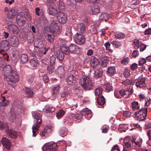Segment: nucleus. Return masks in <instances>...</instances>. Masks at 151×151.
Segmentation results:
<instances>
[{"label":"nucleus","mask_w":151,"mask_h":151,"mask_svg":"<svg viewBox=\"0 0 151 151\" xmlns=\"http://www.w3.org/2000/svg\"><path fill=\"white\" fill-rule=\"evenodd\" d=\"M79 83L83 89L91 90L93 88L94 82L89 76H83L79 80Z\"/></svg>","instance_id":"1"},{"label":"nucleus","mask_w":151,"mask_h":151,"mask_svg":"<svg viewBox=\"0 0 151 151\" xmlns=\"http://www.w3.org/2000/svg\"><path fill=\"white\" fill-rule=\"evenodd\" d=\"M81 114H76L74 115L75 118L78 121V123L81 121V119L82 118V115L85 116V117L88 120H89L92 116L91 111L87 109H83L81 112Z\"/></svg>","instance_id":"2"},{"label":"nucleus","mask_w":151,"mask_h":151,"mask_svg":"<svg viewBox=\"0 0 151 151\" xmlns=\"http://www.w3.org/2000/svg\"><path fill=\"white\" fill-rule=\"evenodd\" d=\"M5 79L8 83L12 85L14 87L15 86V85H12V83H16L19 80V76L15 70H13L10 73L8 76L5 78Z\"/></svg>","instance_id":"3"},{"label":"nucleus","mask_w":151,"mask_h":151,"mask_svg":"<svg viewBox=\"0 0 151 151\" xmlns=\"http://www.w3.org/2000/svg\"><path fill=\"white\" fill-rule=\"evenodd\" d=\"M61 24L57 21L53 20L50 24V31L54 34H59L61 32Z\"/></svg>","instance_id":"4"},{"label":"nucleus","mask_w":151,"mask_h":151,"mask_svg":"<svg viewBox=\"0 0 151 151\" xmlns=\"http://www.w3.org/2000/svg\"><path fill=\"white\" fill-rule=\"evenodd\" d=\"M147 113V108H142L134 113L135 119L139 121H143L146 119Z\"/></svg>","instance_id":"5"},{"label":"nucleus","mask_w":151,"mask_h":151,"mask_svg":"<svg viewBox=\"0 0 151 151\" xmlns=\"http://www.w3.org/2000/svg\"><path fill=\"white\" fill-rule=\"evenodd\" d=\"M73 39L75 42L79 45H84L86 41L85 36L79 33H77L74 35Z\"/></svg>","instance_id":"6"},{"label":"nucleus","mask_w":151,"mask_h":151,"mask_svg":"<svg viewBox=\"0 0 151 151\" xmlns=\"http://www.w3.org/2000/svg\"><path fill=\"white\" fill-rule=\"evenodd\" d=\"M87 11L90 14H96L100 12V7L97 5H91L88 7Z\"/></svg>","instance_id":"7"},{"label":"nucleus","mask_w":151,"mask_h":151,"mask_svg":"<svg viewBox=\"0 0 151 151\" xmlns=\"http://www.w3.org/2000/svg\"><path fill=\"white\" fill-rule=\"evenodd\" d=\"M26 18L23 12H19L17 14L16 18L17 24L20 26H23L25 23Z\"/></svg>","instance_id":"8"},{"label":"nucleus","mask_w":151,"mask_h":151,"mask_svg":"<svg viewBox=\"0 0 151 151\" xmlns=\"http://www.w3.org/2000/svg\"><path fill=\"white\" fill-rule=\"evenodd\" d=\"M58 145L56 143H50L47 144L43 147L44 151H58Z\"/></svg>","instance_id":"9"},{"label":"nucleus","mask_w":151,"mask_h":151,"mask_svg":"<svg viewBox=\"0 0 151 151\" xmlns=\"http://www.w3.org/2000/svg\"><path fill=\"white\" fill-rule=\"evenodd\" d=\"M19 39L16 36H12L9 37L8 42L13 47H18L19 45Z\"/></svg>","instance_id":"10"},{"label":"nucleus","mask_w":151,"mask_h":151,"mask_svg":"<svg viewBox=\"0 0 151 151\" xmlns=\"http://www.w3.org/2000/svg\"><path fill=\"white\" fill-rule=\"evenodd\" d=\"M57 17L58 20V22L60 24H65L67 20V15L64 12L58 13Z\"/></svg>","instance_id":"11"},{"label":"nucleus","mask_w":151,"mask_h":151,"mask_svg":"<svg viewBox=\"0 0 151 151\" xmlns=\"http://www.w3.org/2000/svg\"><path fill=\"white\" fill-rule=\"evenodd\" d=\"M66 80L67 83L70 85H75L76 82V77L70 73H68Z\"/></svg>","instance_id":"12"},{"label":"nucleus","mask_w":151,"mask_h":151,"mask_svg":"<svg viewBox=\"0 0 151 151\" xmlns=\"http://www.w3.org/2000/svg\"><path fill=\"white\" fill-rule=\"evenodd\" d=\"M47 12L50 14L52 15H55L57 12L58 13L57 6L55 4H52L50 5Z\"/></svg>","instance_id":"13"},{"label":"nucleus","mask_w":151,"mask_h":151,"mask_svg":"<svg viewBox=\"0 0 151 151\" xmlns=\"http://www.w3.org/2000/svg\"><path fill=\"white\" fill-rule=\"evenodd\" d=\"M6 132L9 137L13 139L17 138L19 135L18 132L11 129H9V128L8 129L6 130Z\"/></svg>","instance_id":"14"},{"label":"nucleus","mask_w":151,"mask_h":151,"mask_svg":"<svg viewBox=\"0 0 151 151\" xmlns=\"http://www.w3.org/2000/svg\"><path fill=\"white\" fill-rule=\"evenodd\" d=\"M57 4L58 13L63 12L65 10V6L63 0H58Z\"/></svg>","instance_id":"15"},{"label":"nucleus","mask_w":151,"mask_h":151,"mask_svg":"<svg viewBox=\"0 0 151 151\" xmlns=\"http://www.w3.org/2000/svg\"><path fill=\"white\" fill-rule=\"evenodd\" d=\"M145 79L143 78L136 80V85L138 88H141L145 86Z\"/></svg>","instance_id":"16"},{"label":"nucleus","mask_w":151,"mask_h":151,"mask_svg":"<svg viewBox=\"0 0 151 151\" xmlns=\"http://www.w3.org/2000/svg\"><path fill=\"white\" fill-rule=\"evenodd\" d=\"M99 61V60L94 57H92L90 61V64L91 67L93 69L97 68Z\"/></svg>","instance_id":"17"},{"label":"nucleus","mask_w":151,"mask_h":151,"mask_svg":"<svg viewBox=\"0 0 151 151\" xmlns=\"http://www.w3.org/2000/svg\"><path fill=\"white\" fill-rule=\"evenodd\" d=\"M33 116L36 119V123H42V120L41 119L42 115L40 113L37 111H33L32 112Z\"/></svg>","instance_id":"18"},{"label":"nucleus","mask_w":151,"mask_h":151,"mask_svg":"<svg viewBox=\"0 0 151 151\" xmlns=\"http://www.w3.org/2000/svg\"><path fill=\"white\" fill-rule=\"evenodd\" d=\"M3 146L8 149H10L11 147V143L9 140L6 137L3 138L1 141Z\"/></svg>","instance_id":"19"},{"label":"nucleus","mask_w":151,"mask_h":151,"mask_svg":"<svg viewBox=\"0 0 151 151\" xmlns=\"http://www.w3.org/2000/svg\"><path fill=\"white\" fill-rule=\"evenodd\" d=\"M7 29L9 32L12 33H17L19 32L18 27L14 24H9Z\"/></svg>","instance_id":"20"},{"label":"nucleus","mask_w":151,"mask_h":151,"mask_svg":"<svg viewBox=\"0 0 151 151\" xmlns=\"http://www.w3.org/2000/svg\"><path fill=\"white\" fill-rule=\"evenodd\" d=\"M13 70L12 69L10 65H7L3 67V73L6 77Z\"/></svg>","instance_id":"21"},{"label":"nucleus","mask_w":151,"mask_h":151,"mask_svg":"<svg viewBox=\"0 0 151 151\" xmlns=\"http://www.w3.org/2000/svg\"><path fill=\"white\" fill-rule=\"evenodd\" d=\"M94 73V77L96 79H98L101 77L103 74V71L101 67L98 68L96 69Z\"/></svg>","instance_id":"22"},{"label":"nucleus","mask_w":151,"mask_h":151,"mask_svg":"<svg viewBox=\"0 0 151 151\" xmlns=\"http://www.w3.org/2000/svg\"><path fill=\"white\" fill-rule=\"evenodd\" d=\"M30 68L32 69L36 68L39 65L38 61L35 59H31L29 61Z\"/></svg>","instance_id":"23"},{"label":"nucleus","mask_w":151,"mask_h":151,"mask_svg":"<svg viewBox=\"0 0 151 151\" xmlns=\"http://www.w3.org/2000/svg\"><path fill=\"white\" fill-rule=\"evenodd\" d=\"M86 27L85 25L82 23H79L77 24V30L81 33H83L86 31Z\"/></svg>","instance_id":"24"},{"label":"nucleus","mask_w":151,"mask_h":151,"mask_svg":"<svg viewBox=\"0 0 151 151\" xmlns=\"http://www.w3.org/2000/svg\"><path fill=\"white\" fill-rule=\"evenodd\" d=\"M70 52L73 53H76L78 51L79 47L76 45L71 44L69 47Z\"/></svg>","instance_id":"25"},{"label":"nucleus","mask_w":151,"mask_h":151,"mask_svg":"<svg viewBox=\"0 0 151 151\" xmlns=\"http://www.w3.org/2000/svg\"><path fill=\"white\" fill-rule=\"evenodd\" d=\"M41 123H35L32 127V136L33 137H36L37 133L39 130V127H40Z\"/></svg>","instance_id":"26"},{"label":"nucleus","mask_w":151,"mask_h":151,"mask_svg":"<svg viewBox=\"0 0 151 151\" xmlns=\"http://www.w3.org/2000/svg\"><path fill=\"white\" fill-rule=\"evenodd\" d=\"M0 99L1 101L0 102V107H4L8 105L9 103V100H6L5 97L4 96H1Z\"/></svg>","instance_id":"27"},{"label":"nucleus","mask_w":151,"mask_h":151,"mask_svg":"<svg viewBox=\"0 0 151 151\" xmlns=\"http://www.w3.org/2000/svg\"><path fill=\"white\" fill-rule=\"evenodd\" d=\"M110 17V15L108 13H105L101 14L99 17V19L100 21H105V22Z\"/></svg>","instance_id":"28"},{"label":"nucleus","mask_w":151,"mask_h":151,"mask_svg":"<svg viewBox=\"0 0 151 151\" xmlns=\"http://www.w3.org/2000/svg\"><path fill=\"white\" fill-rule=\"evenodd\" d=\"M34 46L37 48H42L44 47L43 42L39 39L36 40L34 42Z\"/></svg>","instance_id":"29"},{"label":"nucleus","mask_w":151,"mask_h":151,"mask_svg":"<svg viewBox=\"0 0 151 151\" xmlns=\"http://www.w3.org/2000/svg\"><path fill=\"white\" fill-rule=\"evenodd\" d=\"M108 74L110 76H112L116 73L115 67L114 66L109 67L107 70Z\"/></svg>","instance_id":"30"},{"label":"nucleus","mask_w":151,"mask_h":151,"mask_svg":"<svg viewBox=\"0 0 151 151\" xmlns=\"http://www.w3.org/2000/svg\"><path fill=\"white\" fill-rule=\"evenodd\" d=\"M108 62V59L106 57H102L100 61V63L102 67H105L106 66Z\"/></svg>","instance_id":"31"},{"label":"nucleus","mask_w":151,"mask_h":151,"mask_svg":"<svg viewBox=\"0 0 151 151\" xmlns=\"http://www.w3.org/2000/svg\"><path fill=\"white\" fill-rule=\"evenodd\" d=\"M16 14L15 10L13 9H10L8 13L7 17L9 19H12L14 18Z\"/></svg>","instance_id":"32"},{"label":"nucleus","mask_w":151,"mask_h":151,"mask_svg":"<svg viewBox=\"0 0 151 151\" xmlns=\"http://www.w3.org/2000/svg\"><path fill=\"white\" fill-rule=\"evenodd\" d=\"M45 36L47 40L50 42H52L54 40V37L53 35L48 33H45Z\"/></svg>","instance_id":"33"},{"label":"nucleus","mask_w":151,"mask_h":151,"mask_svg":"<svg viewBox=\"0 0 151 151\" xmlns=\"http://www.w3.org/2000/svg\"><path fill=\"white\" fill-rule=\"evenodd\" d=\"M24 90L27 93V98L32 97L33 96V93L32 91L30 89L27 87H25L24 88Z\"/></svg>","instance_id":"34"},{"label":"nucleus","mask_w":151,"mask_h":151,"mask_svg":"<svg viewBox=\"0 0 151 151\" xmlns=\"http://www.w3.org/2000/svg\"><path fill=\"white\" fill-rule=\"evenodd\" d=\"M114 36L115 38L119 39H123L125 37V35L122 32H116L114 33Z\"/></svg>","instance_id":"35"},{"label":"nucleus","mask_w":151,"mask_h":151,"mask_svg":"<svg viewBox=\"0 0 151 151\" xmlns=\"http://www.w3.org/2000/svg\"><path fill=\"white\" fill-rule=\"evenodd\" d=\"M97 102L98 105H104L105 103V98L103 96H101L97 98Z\"/></svg>","instance_id":"36"},{"label":"nucleus","mask_w":151,"mask_h":151,"mask_svg":"<svg viewBox=\"0 0 151 151\" xmlns=\"http://www.w3.org/2000/svg\"><path fill=\"white\" fill-rule=\"evenodd\" d=\"M8 45V42L6 41H3L0 42V47L1 50H3V52H4L5 50L4 48L6 47Z\"/></svg>","instance_id":"37"},{"label":"nucleus","mask_w":151,"mask_h":151,"mask_svg":"<svg viewBox=\"0 0 151 151\" xmlns=\"http://www.w3.org/2000/svg\"><path fill=\"white\" fill-rule=\"evenodd\" d=\"M56 56L57 59L60 61L63 60L64 58V54L59 51H57L56 52Z\"/></svg>","instance_id":"38"},{"label":"nucleus","mask_w":151,"mask_h":151,"mask_svg":"<svg viewBox=\"0 0 151 151\" xmlns=\"http://www.w3.org/2000/svg\"><path fill=\"white\" fill-rule=\"evenodd\" d=\"M68 130L65 127H62L60 132V135L62 137H64L67 134Z\"/></svg>","instance_id":"39"},{"label":"nucleus","mask_w":151,"mask_h":151,"mask_svg":"<svg viewBox=\"0 0 151 151\" xmlns=\"http://www.w3.org/2000/svg\"><path fill=\"white\" fill-rule=\"evenodd\" d=\"M54 129V128L51 126H48L46 127L44 129L45 131V133L47 136L48 134L51 132Z\"/></svg>","instance_id":"40"},{"label":"nucleus","mask_w":151,"mask_h":151,"mask_svg":"<svg viewBox=\"0 0 151 151\" xmlns=\"http://www.w3.org/2000/svg\"><path fill=\"white\" fill-rule=\"evenodd\" d=\"M60 88V85H57L54 86L52 89V94L54 95L58 93H59V90Z\"/></svg>","instance_id":"41"},{"label":"nucleus","mask_w":151,"mask_h":151,"mask_svg":"<svg viewBox=\"0 0 151 151\" xmlns=\"http://www.w3.org/2000/svg\"><path fill=\"white\" fill-rule=\"evenodd\" d=\"M20 59L22 63H26L28 60V56L26 54H22L21 55Z\"/></svg>","instance_id":"42"},{"label":"nucleus","mask_w":151,"mask_h":151,"mask_svg":"<svg viewBox=\"0 0 151 151\" xmlns=\"http://www.w3.org/2000/svg\"><path fill=\"white\" fill-rule=\"evenodd\" d=\"M55 110V108L53 107L48 106L46 108L43 109V111L46 113H52Z\"/></svg>","instance_id":"43"},{"label":"nucleus","mask_w":151,"mask_h":151,"mask_svg":"<svg viewBox=\"0 0 151 151\" xmlns=\"http://www.w3.org/2000/svg\"><path fill=\"white\" fill-rule=\"evenodd\" d=\"M103 91L102 87H99L95 90V95L96 96H97L99 97Z\"/></svg>","instance_id":"44"},{"label":"nucleus","mask_w":151,"mask_h":151,"mask_svg":"<svg viewBox=\"0 0 151 151\" xmlns=\"http://www.w3.org/2000/svg\"><path fill=\"white\" fill-rule=\"evenodd\" d=\"M65 111L62 109L59 110L56 113V116L58 119L63 116L65 114Z\"/></svg>","instance_id":"45"},{"label":"nucleus","mask_w":151,"mask_h":151,"mask_svg":"<svg viewBox=\"0 0 151 151\" xmlns=\"http://www.w3.org/2000/svg\"><path fill=\"white\" fill-rule=\"evenodd\" d=\"M111 43L114 47L116 48L119 47L122 45L121 42L116 40H113Z\"/></svg>","instance_id":"46"},{"label":"nucleus","mask_w":151,"mask_h":151,"mask_svg":"<svg viewBox=\"0 0 151 151\" xmlns=\"http://www.w3.org/2000/svg\"><path fill=\"white\" fill-rule=\"evenodd\" d=\"M104 88H105L106 91L107 92L111 91L112 90V86L109 83H107L106 84H104Z\"/></svg>","instance_id":"47"},{"label":"nucleus","mask_w":151,"mask_h":151,"mask_svg":"<svg viewBox=\"0 0 151 151\" xmlns=\"http://www.w3.org/2000/svg\"><path fill=\"white\" fill-rule=\"evenodd\" d=\"M61 49L62 52L63 54H68L70 51H69V47L66 46H63L61 48Z\"/></svg>","instance_id":"48"},{"label":"nucleus","mask_w":151,"mask_h":151,"mask_svg":"<svg viewBox=\"0 0 151 151\" xmlns=\"http://www.w3.org/2000/svg\"><path fill=\"white\" fill-rule=\"evenodd\" d=\"M132 107L133 111L139 109V104L138 102L134 101L132 103Z\"/></svg>","instance_id":"49"},{"label":"nucleus","mask_w":151,"mask_h":151,"mask_svg":"<svg viewBox=\"0 0 151 151\" xmlns=\"http://www.w3.org/2000/svg\"><path fill=\"white\" fill-rule=\"evenodd\" d=\"M122 84L125 86H127L129 85L132 84L133 82L132 80H130L128 79H127L125 81L122 82Z\"/></svg>","instance_id":"50"},{"label":"nucleus","mask_w":151,"mask_h":151,"mask_svg":"<svg viewBox=\"0 0 151 151\" xmlns=\"http://www.w3.org/2000/svg\"><path fill=\"white\" fill-rule=\"evenodd\" d=\"M11 114L9 117V119L11 120V122H14V121L16 119V113L13 111L11 109Z\"/></svg>","instance_id":"51"},{"label":"nucleus","mask_w":151,"mask_h":151,"mask_svg":"<svg viewBox=\"0 0 151 151\" xmlns=\"http://www.w3.org/2000/svg\"><path fill=\"white\" fill-rule=\"evenodd\" d=\"M56 71L59 74H63L64 71L63 66L62 65L59 66L57 70Z\"/></svg>","instance_id":"52"},{"label":"nucleus","mask_w":151,"mask_h":151,"mask_svg":"<svg viewBox=\"0 0 151 151\" xmlns=\"http://www.w3.org/2000/svg\"><path fill=\"white\" fill-rule=\"evenodd\" d=\"M110 45L111 44L109 42H106L104 44V46L106 47V50L109 52H112L113 51L110 48Z\"/></svg>","instance_id":"53"},{"label":"nucleus","mask_w":151,"mask_h":151,"mask_svg":"<svg viewBox=\"0 0 151 151\" xmlns=\"http://www.w3.org/2000/svg\"><path fill=\"white\" fill-rule=\"evenodd\" d=\"M47 71L50 74L52 73L54 71V67L53 65H50L48 66L47 68Z\"/></svg>","instance_id":"54"},{"label":"nucleus","mask_w":151,"mask_h":151,"mask_svg":"<svg viewBox=\"0 0 151 151\" xmlns=\"http://www.w3.org/2000/svg\"><path fill=\"white\" fill-rule=\"evenodd\" d=\"M130 70L128 69H125L123 72V74L124 77L127 78L130 75Z\"/></svg>","instance_id":"55"},{"label":"nucleus","mask_w":151,"mask_h":151,"mask_svg":"<svg viewBox=\"0 0 151 151\" xmlns=\"http://www.w3.org/2000/svg\"><path fill=\"white\" fill-rule=\"evenodd\" d=\"M134 47L135 49L138 48L141 44V43H140L139 40H134Z\"/></svg>","instance_id":"56"},{"label":"nucleus","mask_w":151,"mask_h":151,"mask_svg":"<svg viewBox=\"0 0 151 151\" xmlns=\"http://www.w3.org/2000/svg\"><path fill=\"white\" fill-rule=\"evenodd\" d=\"M6 128V130L9 128L8 126L6 123H0V129L1 130Z\"/></svg>","instance_id":"57"},{"label":"nucleus","mask_w":151,"mask_h":151,"mask_svg":"<svg viewBox=\"0 0 151 151\" xmlns=\"http://www.w3.org/2000/svg\"><path fill=\"white\" fill-rule=\"evenodd\" d=\"M125 97H128L129 95L131 94L132 93V89H128L126 90H125Z\"/></svg>","instance_id":"58"},{"label":"nucleus","mask_w":151,"mask_h":151,"mask_svg":"<svg viewBox=\"0 0 151 151\" xmlns=\"http://www.w3.org/2000/svg\"><path fill=\"white\" fill-rule=\"evenodd\" d=\"M145 106H148L151 103V99L150 98H145Z\"/></svg>","instance_id":"59"},{"label":"nucleus","mask_w":151,"mask_h":151,"mask_svg":"<svg viewBox=\"0 0 151 151\" xmlns=\"http://www.w3.org/2000/svg\"><path fill=\"white\" fill-rule=\"evenodd\" d=\"M129 60V58L128 57H127L126 58H124L123 60L121 61V63L122 64L124 65L128 63V61Z\"/></svg>","instance_id":"60"},{"label":"nucleus","mask_w":151,"mask_h":151,"mask_svg":"<svg viewBox=\"0 0 151 151\" xmlns=\"http://www.w3.org/2000/svg\"><path fill=\"white\" fill-rule=\"evenodd\" d=\"M27 80L29 83H32L34 81V77L33 76H29L27 77Z\"/></svg>","instance_id":"61"},{"label":"nucleus","mask_w":151,"mask_h":151,"mask_svg":"<svg viewBox=\"0 0 151 151\" xmlns=\"http://www.w3.org/2000/svg\"><path fill=\"white\" fill-rule=\"evenodd\" d=\"M111 151H120L119 146L117 145L113 146L112 148Z\"/></svg>","instance_id":"62"},{"label":"nucleus","mask_w":151,"mask_h":151,"mask_svg":"<svg viewBox=\"0 0 151 151\" xmlns=\"http://www.w3.org/2000/svg\"><path fill=\"white\" fill-rule=\"evenodd\" d=\"M55 60V57L54 56H52L50 58V65H53L54 64Z\"/></svg>","instance_id":"63"},{"label":"nucleus","mask_w":151,"mask_h":151,"mask_svg":"<svg viewBox=\"0 0 151 151\" xmlns=\"http://www.w3.org/2000/svg\"><path fill=\"white\" fill-rule=\"evenodd\" d=\"M131 114L130 112L127 111H124L123 112V115L124 117H127L129 116Z\"/></svg>","instance_id":"64"}]
</instances>
